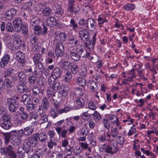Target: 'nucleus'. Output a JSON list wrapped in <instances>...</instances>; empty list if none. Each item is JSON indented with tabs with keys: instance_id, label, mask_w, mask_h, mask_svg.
Instances as JSON below:
<instances>
[{
	"instance_id": "obj_52",
	"label": "nucleus",
	"mask_w": 158,
	"mask_h": 158,
	"mask_svg": "<svg viewBox=\"0 0 158 158\" xmlns=\"http://www.w3.org/2000/svg\"><path fill=\"white\" fill-rule=\"evenodd\" d=\"M96 121H98L101 118L100 114L97 111H95L92 114Z\"/></svg>"
},
{
	"instance_id": "obj_20",
	"label": "nucleus",
	"mask_w": 158,
	"mask_h": 158,
	"mask_svg": "<svg viewBox=\"0 0 158 158\" xmlns=\"http://www.w3.org/2000/svg\"><path fill=\"white\" fill-rule=\"evenodd\" d=\"M69 55L71 58L75 61L78 60L81 57L74 49L70 51Z\"/></svg>"
},
{
	"instance_id": "obj_13",
	"label": "nucleus",
	"mask_w": 158,
	"mask_h": 158,
	"mask_svg": "<svg viewBox=\"0 0 158 158\" xmlns=\"http://www.w3.org/2000/svg\"><path fill=\"white\" fill-rule=\"evenodd\" d=\"M15 56L19 62L23 66L24 65L26 62L24 53L22 51H19L15 53Z\"/></svg>"
},
{
	"instance_id": "obj_62",
	"label": "nucleus",
	"mask_w": 158,
	"mask_h": 158,
	"mask_svg": "<svg viewBox=\"0 0 158 158\" xmlns=\"http://www.w3.org/2000/svg\"><path fill=\"white\" fill-rule=\"evenodd\" d=\"M22 33L24 34H27L28 32V29L27 26L26 25H23L21 27Z\"/></svg>"
},
{
	"instance_id": "obj_48",
	"label": "nucleus",
	"mask_w": 158,
	"mask_h": 158,
	"mask_svg": "<svg viewBox=\"0 0 158 158\" xmlns=\"http://www.w3.org/2000/svg\"><path fill=\"white\" fill-rule=\"evenodd\" d=\"M14 72V69L12 68H9L6 69L4 72V77H6L7 76H10Z\"/></svg>"
},
{
	"instance_id": "obj_28",
	"label": "nucleus",
	"mask_w": 158,
	"mask_h": 158,
	"mask_svg": "<svg viewBox=\"0 0 158 158\" xmlns=\"http://www.w3.org/2000/svg\"><path fill=\"white\" fill-rule=\"evenodd\" d=\"M88 83L90 85V88L92 91L94 92L96 91L98 89V85L96 82L91 80L89 81Z\"/></svg>"
},
{
	"instance_id": "obj_43",
	"label": "nucleus",
	"mask_w": 158,
	"mask_h": 158,
	"mask_svg": "<svg viewBox=\"0 0 158 158\" xmlns=\"http://www.w3.org/2000/svg\"><path fill=\"white\" fill-rule=\"evenodd\" d=\"M126 10H133L135 8V5L132 4H128L124 5L123 7Z\"/></svg>"
},
{
	"instance_id": "obj_51",
	"label": "nucleus",
	"mask_w": 158,
	"mask_h": 158,
	"mask_svg": "<svg viewBox=\"0 0 158 158\" xmlns=\"http://www.w3.org/2000/svg\"><path fill=\"white\" fill-rule=\"evenodd\" d=\"M50 114L53 118H55L58 116V111L56 108H52L50 110Z\"/></svg>"
},
{
	"instance_id": "obj_40",
	"label": "nucleus",
	"mask_w": 158,
	"mask_h": 158,
	"mask_svg": "<svg viewBox=\"0 0 158 158\" xmlns=\"http://www.w3.org/2000/svg\"><path fill=\"white\" fill-rule=\"evenodd\" d=\"M79 144L82 149L84 150L88 149L89 152H91V148L89 147V144L86 143L80 142L79 143Z\"/></svg>"
},
{
	"instance_id": "obj_31",
	"label": "nucleus",
	"mask_w": 158,
	"mask_h": 158,
	"mask_svg": "<svg viewBox=\"0 0 158 158\" xmlns=\"http://www.w3.org/2000/svg\"><path fill=\"white\" fill-rule=\"evenodd\" d=\"M72 65V64L68 61H64L62 63L61 67L64 70L69 69Z\"/></svg>"
},
{
	"instance_id": "obj_34",
	"label": "nucleus",
	"mask_w": 158,
	"mask_h": 158,
	"mask_svg": "<svg viewBox=\"0 0 158 158\" xmlns=\"http://www.w3.org/2000/svg\"><path fill=\"white\" fill-rule=\"evenodd\" d=\"M70 27L72 28L73 31H77L78 28L77 24L76 23L75 20L72 19L70 21V24L69 25Z\"/></svg>"
},
{
	"instance_id": "obj_63",
	"label": "nucleus",
	"mask_w": 158,
	"mask_h": 158,
	"mask_svg": "<svg viewBox=\"0 0 158 158\" xmlns=\"http://www.w3.org/2000/svg\"><path fill=\"white\" fill-rule=\"evenodd\" d=\"M37 82L39 83L40 89H44L46 85V82L44 80H41L39 81H37Z\"/></svg>"
},
{
	"instance_id": "obj_22",
	"label": "nucleus",
	"mask_w": 158,
	"mask_h": 158,
	"mask_svg": "<svg viewBox=\"0 0 158 158\" xmlns=\"http://www.w3.org/2000/svg\"><path fill=\"white\" fill-rule=\"evenodd\" d=\"M38 139L42 143H45L48 139V135L45 132H41L40 133H37Z\"/></svg>"
},
{
	"instance_id": "obj_11",
	"label": "nucleus",
	"mask_w": 158,
	"mask_h": 158,
	"mask_svg": "<svg viewBox=\"0 0 158 158\" xmlns=\"http://www.w3.org/2000/svg\"><path fill=\"white\" fill-rule=\"evenodd\" d=\"M105 150V152L108 153L113 154L115 153L118 151L117 147L114 145H106L102 148Z\"/></svg>"
},
{
	"instance_id": "obj_14",
	"label": "nucleus",
	"mask_w": 158,
	"mask_h": 158,
	"mask_svg": "<svg viewBox=\"0 0 158 158\" xmlns=\"http://www.w3.org/2000/svg\"><path fill=\"white\" fill-rule=\"evenodd\" d=\"M13 23L15 31L17 32L21 30L22 22L20 18H15L13 22Z\"/></svg>"
},
{
	"instance_id": "obj_47",
	"label": "nucleus",
	"mask_w": 158,
	"mask_h": 158,
	"mask_svg": "<svg viewBox=\"0 0 158 158\" xmlns=\"http://www.w3.org/2000/svg\"><path fill=\"white\" fill-rule=\"evenodd\" d=\"M73 151V148L70 146H69L68 148H65L64 150L65 153L66 154L67 156H71L72 153Z\"/></svg>"
},
{
	"instance_id": "obj_15",
	"label": "nucleus",
	"mask_w": 158,
	"mask_h": 158,
	"mask_svg": "<svg viewBox=\"0 0 158 158\" xmlns=\"http://www.w3.org/2000/svg\"><path fill=\"white\" fill-rule=\"evenodd\" d=\"M16 12V10L14 8H11L6 11L5 13L6 18L9 20L11 19L15 15Z\"/></svg>"
},
{
	"instance_id": "obj_36",
	"label": "nucleus",
	"mask_w": 158,
	"mask_h": 158,
	"mask_svg": "<svg viewBox=\"0 0 158 158\" xmlns=\"http://www.w3.org/2000/svg\"><path fill=\"white\" fill-rule=\"evenodd\" d=\"M18 76L20 83H24L26 78L24 72L22 71L19 72Z\"/></svg>"
},
{
	"instance_id": "obj_38",
	"label": "nucleus",
	"mask_w": 158,
	"mask_h": 158,
	"mask_svg": "<svg viewBox=\"0 0 158 158\" xmlns=\"http://www.w3.org/2000/svg\"><path fill=\"white\" fill-rule=\"evenodd\" d=\"M13 133H11V132L8 133H4L3 136L4 137L5 141L6 143H7L10 140V138L13 136Z\"/></svg>"
},
{
	"instance_id": "obj_26",
	"label": "nucleus",
	"mask_w": 158,
	"mask_h": 158,
	"mask_svg": "<svg viewBox=\"0 0 158 158\" xmlns=\"http://www.w3.org/2000/svg\"><path fill=\"white\" fill-rule=\"evenodd\" d=\"M47 93L48 97L49 98H52L53 101H54L56 99L55 97L57 94L56 93V92L49 87L47 91Z\"/></svg>"
},
{
	"instance_id": "obj_50",
	"label": "nucleus",
	"mask_w": 158,
	"mask_h": 158,
	"mask_svg": "<svg viewBox=\"0 0 158 158\" xmlns=\"http://www.w3.org/2000/svg\"><path fill=\"white\" fill-rule=\"evenodd\" d=\"M60 84L58 82H56L50 85L49 88L56 92V91L60 88Z\"/></svg>"
},
{
	"instance_id": "obj_44",
	"label": "nucleus",
	"mask_w": 158,
	"mask_h": 158,
	"mask_svg": "<svg viewBox=\"0 0 158 158\" xmlns=\"http://www.w3.org/2000/svg\"><path fill=\"white\" fill-rule=\"evenodd\" d=\"M34 33L37 35H39L42 30V28L39 25H36L33 28Z\"/></svg>"
},
{
	"instance_id": "obj_27",
	"label": "nucleus",
	"mask_w": 158,
	"mask_h": 158,
	"mask_svg": "<svg viewBox=\"0 0 158 158\" xmlns=\"http://www.w3.org/2000/svg\"><path fill=\"white\" fill-rule=\"evenodd\" d=\"M77 82L79 85L83 86L86 85V81L84 77H78L77 78Z\"/></svg>"
},
{
	"instance_id": "obj_41",
	"label": "nucleus",
	"mask_w": 158,
	"mask_h": 158,
	"mask_svg": "<svg viewBox=\"0 0 158 158\" xmlns=\"http://www.w3.org/2000/svg\"><path fill=\"white\" fill-rule=\"evenodd\" d=\"M37 76H35L33 75L30 76L28 79V82L31 85H33L36 81Z\"/></svg>"
},
{
	"instance_id": "obj_18",
	"label": "nucleus",
	"mask_w": 158,
	"mask_h": 158,
	"mask_svg": "<svg viewBox=\"0 0 158 158\" xmlns=\"http://www.w3.org/2000/svg\"><path fill=\"white\" fill-rule=\"evenodd\" d=\"M20 83L17 86V92L19 94H23L25 92L27 91L28 89L25 84L24 83Z\"/></svg>"
},
{
	"instance_id": "obj_54",
	"label": "nucleus",
	"mask_w": 158,
	"mask_h": 158,
	"mask_svg": "<svg viewBox=\"0 0 158 158\" xmlns=\"http://www.w3.org/2000/svg\"><path fill=\"white\" fill-rule=\"evenodd\" d=\"M20 116L21 119L23 120H27L29 117L28 114L26 112L20 113Z\"/></svg>"
},
{
	"instance_id": "obj_12",
	"label": "nucleus",
	"mask_w": 158,
	"mask_h": 158,
	"mask_svg": "<svg viewBox=\"0 0 158 158\" xmlns=\"http://www.w3.org/2000/svg\"><path fill=\"white\" fill-rule=\"evenodd\" d=\"M38 141V138L37 136V133L33 134L29 138V139L28 142H27L26 143L30 146H37V143Z\"/></svg>"
},
{
	"instance_id": "obj_9",
	"label": "nucleus",
	"mask_w": 158,
	"mask_h": 158,
	"mask_svg": "<svg viewBox=\"0 0 158 158\" xmlns=\"http://www.w3.org/2000/svg\"><path fill=\"white\" fill-rule=\"evenodd\" d=\"M85 27L87 30L94 31L97 27L96 23L94 19L92 18H89L87 20Z\"/></svg>"
},
{
	"instance_id": "obj_21",
	"label": "nucleus",
	"mask_w": 158,
	"mask_h": 158,
	"mask_svg": "<svg viewBox=\"0 0 158 158\" xmlns=\"http://www.w3.org/2000/svg\"><path fill=\"white\" fill-rule=\"evenodd\" d=\"M78 40L73 36H69L68 37V45L70 47H74L77 44Z\"/></svg>"
},
{
	"instance_id": "obj_6",
	"label": "nucleus",
	"mask_w": 158,
	"mask_h": 158,
	"mask_svg": "<svg viewBox=\"0 0 158 158\" xmlns=\"http://www.w3.org/2000/svg\"><path fill=\"white\" fill-rule=\"evenodd\" d=\"M74 49L82 57H89V53L87 52L84 47L81 44L77 45Z\"/></svg>"
},
{
	"instance_id": "obj_46",
	"label": "nucleus",
	"mask_w": 158,
	"mask_h": 158,
	"mask_svg": "<svg viewBox=\"0 0 158 158\" xmlns=\"http://www.w3.org/2000/svg\"><path fill=\"white\" fill-rule=\"evenodd\" d=\"M85 47L89 50H92L94 47V44L90 41H88L85 42Z\"/></svg>"
},
{
	"instance_id": "obj_42",
	"label": "nucleus",
	"mask_w": 158,
	"mask_h": 158,
	"mask_svg": "<svg viewBox=\"0 0 158 158\" xmlns=\"http://www.w3.org/2000/svg\"><path fill=\"white\" fill-rule=\"evenodd\" d=\"M5 29L7 32H13L14 30L13 25L10 23H7Z\"/></svg>"
},
{
	"instance_id": "obj_19",
	"label": "nucleus",
	"mask_w": 158,
	"mask_h": 158,
	"mask_svg": "<svg viewBox=\"0 0 158 158\" xmlns=\"http://www.w3.org/2000/svg\"><path fill=\"white\" fill-rule=\"evenodd\" d=\"M58 141V139L57 137H54L53 139H49L47 143L48 147L49 149H52L54 147L57 145V143Z\"/></svg>"
},
{
	"instance_id": "obj_7",
	"label": "nucleus",
	"mask_w": 158,
	"mask_h": 158,
	"mask_svg": "<svg viewBox=\"0 0 158 158\" xmlns=\"http://www.w3.org/2000/svg\"><path fill=\"white\" fill-rule=\"evenodd\" d=\"M11 133H13V136L11 137V142L15 147L18 146L21 143V140L19 136L18 135L16 131H12Z\"/></svg>"
},
{
	"instance_id": "obj_10",
	"label": "nucleus",
	"mask_w": 158,
	"mask_h": 158,
	"mask_svg": "<svg viewBox=\"0 0 158 158\" xmlns=\"http://www.w3.org/2000/svg\"><path fill=\"white\" fill-rule=\"evenodd\" d=\"M79 37L84 42L89 41L90 37L89 32L86 29L80 31L79 33Z\"/></svg>"
},
{
	"instance_id": "obj_39",
	"label": "nucleus",
	"mask_w": 158,
	"mask_h": 158,
	"mask_svg": "<svg viewBox=\"0 0 158 158\" xmlns=\"http://www.w3.org/2000/svg\"><path fill=\"white\" fill-rule=\"evenodd\" d=\"M52 13V10L48 7L45 8L43 10L42 14L44 16H48L50 15Z\"/></svg>"
},
{
	"instance_id": "obj_64",
	"label": "nucleus",
	"mask_w": 158,
	"mask_h": 158,
	"mask_svg": "<svg viewBox=\"0 0 158 158\" xmlns=\"http://www.w3.org/2000/svg\"><path fill=\"white\" fill-rule=\"evenodd\" d=\"M32 91L33 94L35 95L38 94L40 92V90L39 88L35 86H34L33 87L32 89Z\"/></svg>"
},
{
	"instance_id": "obj_4",
	"label": "nucleus",
	"mask_w": 158,
	"mask_h": 158,
	"mask_svg": "<svg viewBox=\"0 0 158 158\" xmlns=\"http://www.w3.org/2000/svg\"><path fill=\"white\" fill-rule=\"evenodd\" d=\"M33 60L35 65L37 68L39 69H41L43 68L42 61L43 59L42 56L40 54H35L33 57Z\"/></svg>"
},
{
	"instance_id": "obj_16",
	"label": "nucleus",
	"mask_w": 158,
	"mask_h": 158,
	"mask_svg": "<svg viewBox=\"0 0 158 158\" xmlns=\"http://www.w3.org/2000/svg\"><path fill=\"white\" fill-rule=\"evenodd\" d=\"M10 56L8 54H5L1 59L0 62V67L4 68L9 63L10 60Z\"/></svg>"
},
{
	"instance_id": "obj_5",
	"label": "nucleus",
	"mask_w": 158,
	"mask_h": 158,
	"mask_svg": "<svg viewBox=\"0 0 158 158\" xmlns=\"http://www.w3.org/2000/svg\"><path fill=\"white\" fill-rule=\"evenodd\" d=\"M6 103L10 112L14 113L17 110L18 105L16 103L15 100L8 98L7 99Z\"/></svg>"
},
{
	"instance_id": "obj_53",
	"label": "nucleus",
	"mask_w": 158,
	"mask_h": 158,
	"mask_svg": "<svg viewBox=\"0 0 158 158\" xmlns=\"http://www.w3.org/2000/svg\"><path fill=\"white\" fill-rule=\"evenodd\" d=\"M97 21L98 22L99 24H103L104 23L108 22V21L105 18L101 17L99 16H98V18L97 19Z\"/></svg>"
},
{
	"instance_id": "obj_8",
	"label": "nucleus",
	"mask_w": 158,
	"mask_h": 158,
	"mask_svg": "<svg viewBox=\"0 0 158 158\" xmlns=\"http://www.w3.org/2000/svg\"><path fill=\"white\" fill-rule=\"evenodd\" d=\"M49 106V103L46 97L43 98L41 105L38 109V111L40 113H43L44 111L47 110Z\"/></svg>"
},
{
	"instance_id": "obj_1",
	"label": "nucleus",
	"mask_w": 158,
	"mask_h": 158,
	"mask_svg": "<svg viewBox=\"0 0 158 158\" xmlns=\"http://www.w3.org/2000/svg\"><path fill=\"white\" fill-rule=\"evenodd\" d=\"M55 35L53 44L55 46V53L57 56H61L63 55L64 49L61 42L65 40L66 35L59 31L55 32Z\"/></svg>"
},
{
	"instance_id": "obj_33",
	"label": "nucleus",
	"mask_w": 158,
	"mask_h": 158,
	"mask_svg": "<svg viewBox=\"0 0 158 158\" xmlns=\"http://www.w3.org/2000/svg\"><path fill=\"white\" fill-rule=\"evenodd\" d=\"M73 77L72 73L69 71H67L65 74L64 80L66 82H68Z\"/></svg>"
},
{
	"instance_id": "obj_45",
	"label": "nucleus",
	"mask_w": 158,
	"mask_h": 158,
	"mask_svg": "<svg viewBox=\"0 0 158 158\" xmlns=\"http://www.w3.org/2000/svg\"><path fill=\"white\" fill-rule=\"evenodd\" d=\"M76 102L77 104L81 108L83 107L84 106L85 101L84 99L81 98H77L76 99Z\"/></svg>"
},
{
	"instance_id": "obj_17",
	"label": "nucleus",
	"mask_w": 158,
	"mask_h": 158,
	"mask_svg": "<svg viewBox=\"0 0 158 158\" xmlns=\"http://www.w3.org/2000/svg\"><path fill=\"white\" fill-rule=\"evenodd\" d=\"M14 43L18 49H20L22 45V41L20 36L18 35H15L13 39Z\"/></svg>"
},
{
	"instance_id": "obj_25",
	"label": "nucleus",
	"mask_w": 158,
	"mask_h": 158,
	"mask_svg": "<svg viewBox=\"0 0 158 158\" xmlns=\"http://www.w3.org/2000/svg\"><path fill=\"white\" fill-rule=\"evenodd\" d=\"M52 76L54 77L55 78L57 79L60 78L61 75L60 69L58 67H56L52 71L51 74Z\"/></svg>"
},
{
	"instance_id": "obj_2",
	"label": "nucleus",
	"mask_w": 158,
	"mask_h": 158,
	"mask_svg": "<svg viewBox=\"0 0 158 158\" xmlns=\"http://www.w3.org/2000/svg\"><path fill=\"white\" fill-rule=\"evenodd\" d=\"M14 148L10 145L5 148H0L1 153L3 155H8L10 158H16V154L14 151Z\"/></svg>"
},
{
	"instance_id": "obj_58",
	"label": "nucleus",
	"mask_w": 158,
	"mask_h": 158,
	"mask_svg": "<svg viewBox=\"0 0 158 158\" xmlns=\"http://www.w3.org/2000/svg\"><path fill=\"white\" fill-rule=\"evenodd\" d=\"M10 115H8L7 114H2V120L3 122L6 121H10Z\"/></svg>"
},
{
	"instance_id": "obj_59",
	"label": "nucleus",
	"mask_w": 158,
	"mask_h": 158,
	"mask_svg": "<svg viewBox=\"0 0 158 158\" xmlns=\"http://www.w3.org/2000/svg\"><path fill=\"white\" fill-rule=\"evenodd\" d=\"M105 134L106 133L104 132L103 134L101 135L98 137V139L99 142H103L106 140V138Z\"/></svg>"
},
{
	"instance_id": "obj_37",
	"label": "nucleus",
	"mask_w": 158,
	"mask_h": 158,
	"mask_svg": "<svg viewBox=\"0 0 158 158\" xmlns=\"http://www.w3.org/2000/svg\"><path fill=\"white\" fill-rule=\"evenodd\" d=\"M73 110L72 107L69 106H66L64 108L62 109H59L58 112L60 114H61L62 113H66L70 111Z\"/></svg>"
},
{
	"instance_id": "obj_49",
	"label": "nucleus",
	"mask_w": 158,
	"mask_h": 158,
	"mask_svg": "<svg viewBox=\"0 0 158 158\" xmlns=\"http://www.w3.org/2000/svg\"><path fill=\"white\" fill-rule=\"evenodd\" d=\"M56 14L61 16L64 13V10L60 5H57L56 6Z\"/></svg>"
},
{
	"instance_id": "obj_32",
	"label": "nucleus",
	"mask_w": 158,
	"mask_h": 158,
	"mask_svg": "<svg viewBox=\"0 0 158 158\" xmlns=\"http://www.w3.org/2000/svg\"><path fill=\"white\" fill-rule=\"evenodd\" d=\"M73 74L77 75L79 72V68L78 66L74 64L72 65L71 67V71Z\"/></svg>"
},
{
	"instance_id": "obj_30",
	"label": "nucleus",
	"mask_w": 158,
	"mask_h": 158,
	"mask_svg": "<svg viewBox=\"0 0 158 158\" xmlns=\"http://www.w3.org/2000/svg\"><path fill=\"white\" fill-rule=\"evenodd\" d=\"M6 86L7 88H11L13 86V85L11 80L8 78H6L4 81V84H2L3 85Z\"/></svg>"
},
{
	"instance_id": "obj_29",
	"label": "nucleus",
	"mask_w": 158,
	"mask_h": 158,
	"mask_svg": "<svg viewBox=\"0 0 158 158\" xmlns=\"http://www.w3.org/2000/svg\"><path fill=\"white\" fill-rule=\"evenodd\" d=\"M12 126V124L10 121L2 122L1 123V127L5 130L10 129Z\"/></svg>"
},
{
	"instance_id": "obj_3",
	"label": "nucleus",
	"mask_w": 158,
	"mask_h": 158,
	"mask_svg": "<svg viewBox=\"0 0 158 158\" xmlns=\"http://www.w3.org/2000/svg\"><path fill=\"white\" fill-rule=\"evenodd\" d=\"M67 8L68 14L70 16H73V14L76 15L78 14L80 9L77 6V7L74 6L75 1L74 0H69Z\"/></svg>"
},
{
	"instance_id": "obj_60",
	"label": "nucleus",
	"mask_w": 158,
	"mask_h": 158,
	"mask_svg": "<svg viewBox=\"0 0 158 158\" xmlns=\"http://www.w3.org/2000/svg\"><path fill=\"white\" fill-rule=\"evenodd\" d=\"M156 69L158 70V67L157 66H156H156L155 67H154V68L151 69L150 70L153 73L152 75L154 78L158 76V74H157Z\"/></svg>"
},
{
	"instance_id": "obj_35",
	"label": "nucleus",
	"mask_w": 158,
	"mask_h": 158,
	"mask_svg": "<svg viewBox=\"0 0 158 158\" xmlns=\"http://www.w3.org/2000/svg\"><path fill=\"white\" fill-rule=\"evenodd\" d=\"M110 134L113 138H115L118 137L119 136V132L118 128L115 127L111 129Z\"/></svg>"
},
{
	"instance_id": "obj_24",
	"label": "nucleus",
	"mask_w": 158,
	"mask_h": 158,
	"mask_svg": "<svg viewBox=\"0 0 158 158\" xmlns=\"http://www.w3.org/2000/svg\"><path fill=\"white\" fill-rule=\"evenodd\" d=\"M55 130L59 136L61 135L63 138L66 137L68 130L66 129L62 130V128L60 127H56Z\"/></svg>"
},
{
	"instance_id": "obj_61",
	"label": "nucleus",
	"mask_w": 158,
	"mask_h": 158,
	"mask_svg": "<svg viewBox=\"0 0 158 158\" xmlns=\"http://www.w3.org/2000/svg\"><path fill=\"white\" fill-rule=\"evenodd\" d=\"M79 73L81 76L86 77L87 74V68L86 67H84V68L81 69Z\"/></svg>"
},
{
	"instance_id": "obj_23",
	"label": "nucleus",
	"mask_w": 158,
	"mask_h": 158,
	"mask_svg": "<svg viewBox=\"0 0 158 158\" xmlns=\"http://www.w3.org/2000/svg\"><path fill=\"white\" fill-rule=\"evenodd\" d=\"M46 23L48 26L53 27L56 24V20L53 17L50 16L47 19Z\"/></svg>"
},
{
	"instance_id": "obj_55",
	"label": "nucleus",
	"mask_w": 158,
	"mask_h": 158,
	"mask_svg": "<svg viewBox=\"0 0 158 158\" xmlns=\"http://www.w3.org/2000/svg\"><path fill=\"white\" fill-rule=\"evenodd\" d=\"M48 116L45 114L42 115L41 118L39 119V121L41 123H43L45 122H47L48 120Z\"/></svg>"
},
{
	"instance_id": "obj_57",
	"label": "nucleus",
	"mask_w": 158,
	"mask_h": 158,
	"mask_svg": "<svg viewBox=\"0 0 158 158\" xmlns=\"http://www.w3.org/2000/svg\"><path fill=\"white\" fill-rule=\"evenodd\" d=\"M136 132V130L134 126L132 127L129 130V132L127 133V135L128 136H130L133 135Z\"/></svg>"
},
{
	"instance_id": "obj_56",
	"label": "nucleus",
	"mask_w": 158,
	"mask_h": 158,
	"mask_svg": "<svg viewBox=\"0 0 158 158\" xmlns=\"http://www.w3.org/2000/svg\"><path fill=\"white\" fill-rule=\"evenodd\" d=\"M24 134L25 135H29L31 134L33 130L30 128L29 127H27L24 128Z\"/></svg>"
}]
</instances>
